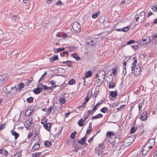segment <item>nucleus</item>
Wrapping results in <instances>:
<instances>
[{
    "label": "nucleus",
    "instance_id": "1",
    "mask_svg": "<svg viewBox=\"0 0 157 157\" xmlns=\"http://www.w3.org/2000/svg\"><path fill=\"white\" fill-rule=\"evenodd\" d=\"M99 77L98 79L101 81H104L105 77V72L102 70L99 71L96 75V78Z\"/></svg>",
    "mask_w": 157,
    "mask_h": 157
},
{
    "label": "nucleus",
    "instance_id": "2",
    "mask_svg": "<svg viewBox=\"0 0 157 157\" xmlns=\"http://www.w3.org/2000/svg\"><path fill=\"white\" fill-rule=\"evenodd\" d=\"M137 17H136V21L139 23L142 22L145 17V12L144 11H142L140 14L137 15Z\"/></svg>",
    "mask_w": 157,
    "mask_h": 157
},
{
    "label": "nucleus",
    "instance_id": "3",
    "mask_svg": "<svg viewBox=\"0 0 157 157\" xmlns=\"http://www.w3.org/2000/svg\"><path fill=\"white\" fill-rule=\"evenodd\" d=\"M134 140L132 138V136H129L126 138L123 142L124 145L125 147H128L133 142Z\"/></svg>",
    "mask_w": 157,
    "mask_h": 157
},
{
    "label": "nucleus",
    "instance_id": "4",
    "mask_svg": "<svg viewBox=\"0 0 157 157\" xmlns=\"http://www.w3.org/2000/svg\"><path fill=\"white\" fill-rule=\"evenodd\" d=\"M9 76L7 74H3L0 76V86L3 84L8 79Z\"/></svg>",
    "mask_w": 157,
    "mask_h": 157
},
{
    "label": "nucleus",
    "instance_id": "5",
    "mask_svg": "<svg viewBox=\"0 0 157 157\" xmlns=\"http://www.w3.org/2000/svg\"><path fill=\"white\" fill-rule=\"evenodd\" d=\"M73 30L76 32H79L80 30V25L77 22H75L72 25Z\"/></svg>",
    "mask_w": 157,
    "mask_h": 157
},
{
    "label": "nucleus",
    "instance_id": "6",
    "mask_svg": "<svg viewBox=\"0 0 157 157\" xmlns=\"http://www.w3.org/2000/svg\"><path fill=\"white\" fill-rule=\"evenodd\" d=\"M142 41L144 44H149L151 41V39L150 37L146 35L144 36L142 38Z\"/></svg>",
    "mask_w": 157,
    "mask_h": 157
},
{
    "label": "nucleus",
    "instance_id": "7",
    "mask_svg": "<svg viewBox=\"0 0 157 157\" xmlns=\"http://www.w3.org/2000/svg\"><path fill=\"white\" fill-rule=\"evenodd\" d=\"M86 135L85 136H84L83 138H81V140H78V142L80 144L83 145V146H85V147H86L88 144L86 142Z\"/></svg>",
    "mask_w": 157,
    "mask_h": 157
},
{
    "label": "nucleus",
    "instance_id": "8",
    "mask_svg": "<svg viewBox=\"0 0 157 157\" xmlns=\"http://www.w3.org/2000/svg\"><path fill=\"white\" fill-rule=\"evenodd\" d=\"M40 143L39 142H36L32 147L31 151L33 152L34 151L36 150L39 148L40 146Z\"/></svg>",
    "mask_w": 157,
    "mask_h": 157
},
{
    "label": "nucleus",
    "instance_id": "9",
    "mask_svg": "<svg viewBox=\"0 0 157 157\" xmlns=\"http://www.w3.org/2000/svg\"><path fill=\"white\" fill-rule=\"evenodd\" d=\"M140 68L139 66L136 67L134 70V73L135 76H138L140 73Z\"/></svg>",
    "mask_w": 157,
    "mask_h": 157
},
{
    "label": "nucleus",
    "instance_id": "10",
    "mask_svg": "<svg viewBox=\"0 0 157 157\" xmlns=\"http://www.w3.org/2000/svg\"><path fill=\"white\" fill-rule=\"evenodd\" d=\"M147 111L144 112L141 115L140 117V120L142 121H145L147 119Z\"/></svg>",
    "mask_w": 157,
    "mask_h": 157
},
{
    "label": "nucleus",
    "instance_id": "11",
    "mask_svg": "<svg viewBox=\"0 0 157 157\" xmlns=\"http://www.w3.org/2000/svg\"><path fill=\"white\" fill-rule=\"evenodd\" d=\"M18 90L16 88V86L11 87V90L10 92V94L13 95H15Z\"/></svg>",
    "mask_w": 157,
    "mask_h": 157
},
{
    "label": "nucleus",
    "instance_id": "12",
    "mask_svg": "<svg viewBox=\"0 0 157 157\" xmlns=\"http://www.w3.org/2000/svg\"><path fill=\"white\" fill-rule=\"evenodd\" d=\"M149 153V148L146 147L144 146L143 148L142 151V153L143 155H148Z\"/></svg>",
    "mask_w": 157,
    "mask_h": 157
},
{
    "label": "nucleus",
    "instance_id": "13",
    "mask_svg": "<svg viewBox=\"0 0 157 157\" xmlns=\"http://www.w3.org/2000/svg\"><path fill=\"white\" fill-rule=\"evenodd\" d=\"M95 151L96 153L99 156L101 155L103 152V150L102 148H101L100 147H97L95 149Z\"/></svg>",
    "mask_w": 157,
    "mask_h": 157
},
{
    "label": "nucleus",
    "instance_id": "14",
    "mask_svg": "<svg viewBox=\"0 0 157 157\" xmlns=\"http://www.w3.org/2000/svg\"><path fill=\"white\" fill-rule=\"evenodd\" d=\"M11 132L12 135L14 136L15 140H17L19 136V134L16 131H13V130H11Z\"/></svg>",
    "mask_w": 157,
    "mask_h": 157
},
{
    "label": "nucleus",
    "instance_id": "15",
    "mask_svg": "<svg viewBox=\"0 0 157 157\" xmlns=\"http://www.w3.org/2000/svg\"><path fill=\"white\" fill-rule=\"evenodd\" d=\"M42 89L41 87H38L33 90V91L35 94H37L40 93L42 90Z\"/></svg>",
    "mask_w": 157,
    "mask_h": 157
},
{
    "label": "nucleus",
    "instance_id": "16",
    "mask_svg": "<svg viewBox=\"0 0 157 157\" xmlns=\"http://www.w3.org/2000/svg\"><path fill=\"white\" fill-rule=\"evenodd\" d=\"M152 39V41L153 43H157V33L156 34H153L151 36Z\"/></svg>",
    "mask_w": 157,
    "mask_h": 157
},
{
    "label": "nucleus",
    "instance_id": "17",
    "mask_svg": "<svg viewBox=\"0 0 157 157\" xmlns=\"http://www.w3.org/2000/svg\"><path fill=\"white\" fill-rule=\"evenodd\" d=\"M58 59L59 58L58 56L57 55H55L53 56L50 57L49 59V60L51 62H52L58 60Z\"/></svg>",
    "mask_w": 157,
    "mask_h": 157
},
{
    "label": "nucleus",
    "instance_id": "18",
    "mask_svg": "<svg viewBox=\"0 0 157 157\" xmlns=\"http://www.w3.org/2000/svg\"><path fill=\"white\" fill-rule=\"evenodd\" d=\"M0 153L7 157L8 152L5 149H0Z\"/></svg>",
    "mask_w": 157,
    "mask_h": 157
},
{
    "label": "nucleus",
    "instance_id": "19",
    "mask_svg": "<svg viewBox=\"0 0 157 157\" xmlns=\"http://www.w3.org/2000/svg\"><path fill=\"white\" fill-rule=\"evenodd\" d=\"M85 122V120H84L82 118H81L78 121L77 124L79 125L80 127H82L84 125Z\"/></svg>",
    "mask_w": 157,
    "mask_h": 157
},
{
    "label": "nucleus",
    "instance_id": "20",
    "mask_svg": "<svg viewBox=\"0 0 157 157\" xmlns=\"http://www.w3.org/2000/svg\"><path fill=\"white\" fill-rule=\"evenodd\" d=\"M100 12L99 11H97L94 12L93 14H92V17L93 18H97L100 15Z\"/></svg>",
    "mask_w": 157,
    "mask_h": 157
},
{
    "label": "nucleus",
    "instance_id": "21",
    "mask_svg": "<svg viewBox=\"0 0 157 157\" xmlns=\"http://www.w3.org/2000/svg\"><path fill=\"white\" fill-rule=\"evenodd\" d=\"M24 86L25 84L24 83H23L21 82L16 86V88L18 91H20L22 88H24Z\"/></svg>",
    "mask_w": 157,
    "mask_h": 157
},
{
    "label": "nucleus",
    "instance_id": "22",
    "mask_svg": "<svg viewBox=\"0 0 157 157\" xmlns=\"http://www.w3.org/2000/svg\"><path fill=\"white\" fill-rule=\"evenodd\" d=\"M51 124L50 123H48L44 125V127L47 130L49 131L51 128Z\"/></svg>",
    "mask_w": 157,
    "mask_h": 157
},
{
    "label": "nucleus",
    "instance_id": "23",
    "mask_svg": "<svg viewBox=\"0 0 157 157\" xmlns=\"http://www.w3.org/2000/svg\"><path fill=\"white\" fill-rule=\"evenodd\" d=\"M103 117L102 114L99 113L95 116H93L92 117V120H93L95 119H97L99 118H101Z\"/></svg>",
    "mask_w": 157,
    "mask_h": 157
},
{
    "label": "nucleus",
    "instance_id": "24",
    "mask_svg": "<svg viewBox=\"0 0 157 157\" xmlns=\"http://www.w3.org/2000/svg\"><path fill=\"white\" fill-rule=\"evenodd\" d=\"M32 123V122L29 121L27 120L26 121L25 123V128H28L31 125V124Z\"/></svg>",
    "mask_w": 157,
    "mask_h": 157
},
{
    "label": "nucleus",
    "instance_id": "25",
    "mask_svg": "<svg viewBox=\"0 0 157 157\" xmlns=\"http://www.w3.org/2000/svg\"><path fill=\"white\" fill-rule=\"evenodd\" d=\"M103 82V81H101L100 80H99L98 79L97 80H96L95 84L97 86H99L102 85V82Z\"/></svg>",
    "mask_w": 157,
    "mask_h": 157
},
{
    "label": "nucleus",
    "instance_id": "26",
    "mask_svg": "<svg viewBox=\"0 0 157 157\" xmlns=\"http://www.w3.org/2000/svg\"><path fill=\"white\" fill-rule=\"evenodd\" d=\"M11 88L9 86H7L6 88V95L10 94V92L11 90Z\"/></svg>",
    "mask_w": 157,
    "mask_h": 157
},
{
    "label": "nucleus",
    "instance_id": "27",
    "mask_svg": "<svg viewBox=\"0 0 157 157\" xmlns=\"http://www.w3.org/2000/svg\"><path fill=\"white\" fill-rule=\"evenodd\" d=\"M148 142L153 147L155 144V140L154 138H152L149 140Z\"/></svg>",
    "mask_w": 157,
    "mask_h": 157
},
{
    "label": "nucleus",
    "instance_id": "28",
    "mask_svg": "<svg viewBox=\"0 0 157 157\" xmlns=\"http://www.w3.org/2000/svg\"><path fill=\"white\" fill-rule=\"evenodd\" d=\"M110 95L113 97L115 98L117 96V93L116 91H110Z\"/></svg>",
    "mask_w": 157,
    "mask_h": 157
},
{
    "label": "nucleus",
    "instance_id": "29",
    "mask_svg": "<svg viewBox=\"0 0 157 157\" xmlns=\"http://www.w3.org/2000/svg\"><path fill=\"white\" fill-rule=\"evenodd\" d=\"M103 101L102 100H101L99 101L95 105L94 107V108L96 110L98 108V106L99 105L102 104L103 103Z\"/></svg>",
    "mask_w": 157,
    "mask_h": 157
},
{
    "label": "nucleus",
    "instance_id": "30",
    "mask_svg": "<svg viewBox=\"0 0 157 157\" xmlns=\"http://www.w3.org/2000/svg\"><path fill=\"white\" fill-rule=\"evenodd\" d=\"M130 28V26H127L121 29V31L123 32H126L128 31L129 29Z\"/></svg>",
    "mask_w": 157,
    "mask_h": 157
},
{
    "label": "nucleus",
    "instance_id": "31",
    "mask_svg": "<svg viewBox=\"0 0 157 157\" xmlns=\"http://www.w3.org/2000/svg\"><path fill=\"white\" fill-rule=\"evenodd\" d=\"M137 130V128L135 126L132 127L130 133L132 134L134 133Z\"/></svg>",
    "mask_w": 157,
    "mask_h": 157
},
{
    "label": "nucleus",
    "instance_id": "32",
    "mask_svg": "<svg viewBox=\"0 0 157 157\" xmlns=\"http://www.w3.org/2000/svg\"><path fill=\"white\" fill-rule=\"evenodd\" d=\"M41 153L42 152L35 153L33 155L32 157H40Z\"/></svg>",
    "mask_w": 157,
    "mask_h": 157
},
{
    "label": "nucleus",
    "instance_id": "33",
    "mask_svg": "<svg viewBox=\"0 0 157 157\" xmlns=\"http://www.w3.org/2000/svg\"><path fill=\"white\" fill-rule=\"evenodd\" d=\"M150 8L155 12L157 11V5H152L150 6Z\"/></svg>",
    "mask_w": 157,
    "mask_h": 157
},
{
    "label": "nucleus",
    "instance_id": "34",
    "mask_svg": "<svg viewBox=\"0 0 157 157\" xmlns=\"http://www.w3.org/2000/svg\"><path fill=\"white\" fill-rule=\"evenodd\" d=\"M106 136L108 138H110L113 136V134L112 132L108 131L106 133Z\"/></svg>",
    "mask_w": 157,
    "mask_h": 157
},
{
    "label": "nucleus",
    "instance_id": "35",
    "mask_svg": "<svg viewBox=\"0 0 157 157\" xmlns=\"http://www.w3.org/2000/svg\"><path fill=\"white\" fill-rule=\"evenodd\" d=\"M116 85L114 82H110L109 84V88H113Z\"/></svg>",
    "mask_w": 157,
    "mask_h": 157
},
{
    "label": "nucleus",
    "instance_id": "36",
    "mask_svg": "<svg viewBox=\"0 0 157 157\" xmlns=\"http://www.w3.org/2000/svg\"><path fill=\"white\" fill-rule=\"evenodd\" d=\"M65 99L64 97H60L59 99V101L61 104H63L65 102Z\"/></svg>",
    "mask_w": 157,
    "mask_h": 157
},
{
    "label": "nucleus",
    "instance_id": "37",
    "mask_svg": "<svg viewBox=\"0 0 157 157\" xmlns=\"http://www.w3.org/2000/svg\"><path fill=\"white\" fill-rule=\"evenodd\" d=\"M109 109L108 108L106 107H104L103 108L101 109L100 110L101 112L103 113H105L107 111H108Z\"/></svg>",
    "mask_w": 157,
    "mask_h": 157
},
{
    "label": "nucleus",
    "instance_id": "38",
    "mask_svg": "<svg viewBox=\"0 0 157 157\" xmlns=\"http://www.w3.org/2000/svg\"><path fill=\"white\" fill-rule=\"evenodd\" d=\"M63 63H67V66L69 67H71V64H72L71 61L67 60L66 61H63L62 62Z\"/></svg>",
    "mask_w": 157,
    "mask_h": 157
},
{
    "label": "nucleus",
    "instance_id": "39",
    "mask_svg": "<svg viewBox=\"0 0 157 157\" xmlns=\"http://www.w3.org/2000/svg\"><path fill=\"white\" fill-rule=\"evenodd\" d=\"M44 144L45 146L47 147L50 146L52 145L51 142L48 141H45Z\"/></svg>",
    "mask_w": 157,
    "mask_h": 157
},
{
    "label": "nucleus",
    "instance_id": "40",
    "mask_svg": "<svg viewBox=\"0 0 157 157\" xmlns=\"http://www.w3.org/2000/svg\"><path fill=\"white\" fill-rule=\"evenodd\" d=\"M87 44L88 45L93 46L94 44H95V43L93 40H90V42H87Z\"/></svg>",
    "mask_w": 157,
    "mask_h": 157
},
{
    "label": "nucleus",
    "instance_id": "41",
    "mask_svg": "<svg viewBox=\"0 0 157 157\" xmlns=\"http://www.w3.org/2000/svg\"><path fill=\"white\" fill-rule=\"evenodd\" d=\"M96 110L93 108L92 110H88L87 111V114L90 115L93 113Z\"/></svg>",
    "mask_w": 157,
    "mask_h": 157
},
{
    "label": "nucleus",
    "instance_id": "42",
    "mask_svg": "<svg viewBox=\"0 0 157 157\" xmlns=\"http://www.w3.org/2000/svg\"><path fill=\"white\" fill-rule=\"evenodd\" d=\"M75 83V81L74 79H72L70 80L68 82V84L70 85H71Z\"/></svg>",
    "mask_w": 157,
    "mask_h": 157
},
{
    "label": "nucleus",
    "instance_id": "43",
    "mask_svg": "<svg viewBox=\"0 0 157 157\" xmlns=\"http://www.w3.org/2000/svg\"><path fill=\"white\" fill-rule=\"evenodd\" d=\"M49 82L51 84L52 87L53 88H56V82H54L53 81L50 80L49 81Z\"/></svg>",
    "mask_w": 157,
    "mask_h": 157
},
{
    "label": "nucleus",
    "instance_id": "44",
    "mask_svg": "<svg viewBox=\"0 0 157 157\" xmlns=\"http://www.w3.org/2000/svg\"><path fill=\"white\" fill-rule=\"evenodd\" d=\"M33 97H30L26 99L27 101L29 103H31L33 102Z\"/></svg>",
    "mask_w": 157,
    "mask_h": 157
},
{
    "label": "nucleus",
    "instance_id": "45",
    "mask_svg": "<svg viewBox=\"0 0 157 157\" xmlns=\"http://www.w3.org/2000/svg\"><path fill=\"white\" fill-rule=\"evenodd\" d=\"M92 75V72L91 71H88L85 74V76L86 77H90Z\"/></svg>",
    "mask_w": 157,
    "mask_h": 157
},
{
    "label": "nucleus",
    "instance_id": "46",
    "mask_svg": "<svg viewBox=\"0 0 157 157\" xmlns=\"http://www.w3.org/2000/svg\"><path fill=\"white\" fill-rule=\"evenodd\" d=\"M146 147H147L149 149H151L152 148V147H153L151 145V144H150V143L148 142L144 146Z\"/></svg>",
    "mask_w": 157,
    "mask_h": 157
},
{
    "label": "nucleus",
    "instance_id": "47",
    "mask_svg": "<svg viewBox=\"0 0 157 157\" xmlns=\"http://www.w3.org/2000/svg\"><path fill=\"white\" fill-rule=\"evenodd\" d=\"M133 60L134 61L133 63L132 64V65L136 66L137 62V59L135 57H134L133 58Z\"/></svg>",
    "mask_w": 157,
    "mask_h": 157
},
{
    "label": "nucleus",
    "instance_id": "48",
    "mask_svg": "<svg viewBox=\"0 0 157 157\" xmlns=\"http://www.w3.org/2000/svg\"><path fill=\"white\" fill-rule=\"evenodd\" d=\"M68 48L69 51L72 52L75 49V47L74 46H71L68 47Z\"/></svg>",
    "mask_w": 157,
    "mask_h": 157
},
{
    "label": "nucleus",
    "instance_id": "49",
    "mask_svg": "<svg viewBox=\"0 0 157 157\" xmlns=\"http://www.w3.org/2000/svg\"><path fill=\"white\" fill-rule=\"evenodd\" d=\"M125 105H122L121 106L117 108L116 110L118 111H121L124 108V106Z\"/></svg>",
    "mask_w": 157,
    "mask_h": 157
},
{
    "label": "nucleus",
    "instance_id": "50",
    "mask_svg": "<svg viewBox=\"0 0 157 157\" xmlns=\"http://www.w3.org/2000/svg\"><path fill=\"white\" fill-rule=\"evenodd\" d=\"M76 133L77 132L75 131H74L72 133L71 135V138L73 139L75 138Z\"/></svg>",
    "mask_w": 157,
    "mask_h": 157
},
{
    "label": "nucleus",
    "instance_id": "51",
    "mask_svg": "<svg viewBox=\"0 0 157 157\" xmlns=\"http://www.w3.org/2000/svg\"><path fill=\"white\" fill-rule=\"evenodd\" d=\"M68 54V52L65 51L63 53H61L60 55L61 56H64L65 55L67 54Z\"/></svg>",
    "mask_w": 157,
    "mask_h": 157
},
{
    "label": "nucleus",
    "instance_id": "52",
    "mask_svg": "<svg viewBox=\"0 0 157 157\" xmlns=\"http://www.w3.org/2000/svg\"><path fill=\"white\" fill-rule=\"evenodd\" d=\"M52 107L51 106L47 110V113L48 114H50L52 111Z\"/></svg>",
    "mask_w": 157,
    "mask_h": 157
},
{
    "label": "nucleus",
    "instance_id": "53",
    "mask_svg": "<svg viewBox=\"0 0 157 157\" xmlns=\"http://www.w3.org/2000/svg\"><path fill=\"white\" fill-rule=\"evenodd\" d=\"M21 155L20 152H17L16 154L15 155L14 157H21Z\"/></svg>",
    "mask_w": 157,
    "mask_h": 157
},
{
    "label": "nucleus",
    "instance_id": "54",
    "mask_svg": "<svg viewBox=\"0 0 157 157\" xmlns=\"http://www.w3.org/2000/svg\"><path fill=\"white\" fill-rule=\"evenodd\" d=\"M47 74V71L45 72L44 74L42 75L41 78H40V79H39L38 81L40 82L41 79H42V78H43V77L46 76Z\"/></svg>",
    "mask_w": 157,
    "mask_h": 157
},
{
    "label": "nucleus",
    "instance_id": "55",
    "mask_svg": "<svg viewBox=\"0 0 157 157\" xmlns=\"http://www.w3.org/2000/svg\"><path fill=\"white\" fill-rule=\"evenodd\" d=\"M56 5L57 6H62L63 5V3L61 1H59V2H57L56 3Z\"/></svg>",
    "mask_w": 157,
    "mask_h": 157
},
{
    "label": "nucleus",
    "instance_id": "56",
    "mask_svg": "<svg viewBox=\"0 0 157 157\" xmlns=\"http://www.w3.org/2000/svg\"><path fill=\"white\" fill-rule=\"evenodd\" d=\"M135 43V40H130L127 42V44H130Z\"/></svg>",
    "mask_w": 157,
    "mask_h": 157
},
{
    "label": "nucleus",
    "instance_id": "57",
    "mask_svg": "<svg viewBox=\"0 0 157 157\" xmlns=\"http://www.w3.org/2000/svg\"><path fill=\"white\" fill-rule=\"evenodd\" d=\"M62 51L61 48H58L57 49L56 51H54V52L55 53H58Z\"/></svg>",
    "mask_w": 157,
    "mask_h": 157
},
{
    "label": "nucleus",
    "instance_id": "58",
    "mask_svg": "<svg viewBox=\"0 0 157 157\" xmlns=\"http://www.w3.org/2000/svg\"><path fill=\"white\" fill-rule=\"evenodd\" d=\"M42 87L43 88V90H44L46 91L48 90V87L47 86L44 85L42 84Z\"/></svg>",
    "mask_w": 157,
    "mask_h": 157
},
{
    "label": "nucleus",
    "instance_id": "59",
    "mask_svg": "<svg viewBox=\"0 0 157 157\" xmlns=\"http://www.w3.org/2000/svg\"><path fill=\"white\" fill-rule=\"evenodd\" d=\"M116 72V69L115 68H113L112 69V73L113 75H115Z\"/></svg>",
    "mask_w": 157,
    "mask_h": 157
},
{
    "label": "nucleus",
    "instance_id": "60",
    "mask_svg": "<svg viewBox=\"0 0 157 157\" xmlns=\"http://www.w3.org/2000/svg\"><path fill=\"white\" fill-rule=\"evenodd\" d=\"M103 142L99 144V146L98 147L102 148V149L104 148Z\"/></svg>",
    "mask_w": 157,
    "mask_h": 157
},
{
    "label": "nucleus",
    "instance_id": "61",
    "mask_svg": "<svg viewBox=\"0 0 157 157\" xmlns=\"http://www.w3.org/2000/svg\"><path fill=\"white\" fill-rule=\"evenodd\" d=\"M79 149V147H75L73 150V151L77 152Z\"/></svg>",
    "mask_w": 157,
    "mask_h": 157
},
{
    "label": "nucleus",
    "instance_id": "62",
    "mask_svg": "<svg viewBox=\"0 0 157 157\" xmlns=\"http://www.w3.org/2000/svg\"><path fill=\"white\" fill-rule=\"evenodd\" d=\"M89 98L88 96H86L85 98V101L86 102H87L89 100Z\"/></svg>",
    "mask_w": 157,
    "mask_h": 157
},
{
    "label": "nucleus",
    "instance_id": "63",
    "mask_svg": "<svg viewBox=\"0 0 157 157\" xmlns=\"http://www.w3.org/2000/svg\"><path fill=\"white\" fill-rule=\"evenodd\" d=\"M92 130V128H88L86 131V133L89 134L90 133Z\"/></svg>",
    "mask_w": 157,
    "mask_h": 157
},
{
    "label": "nucleus",
    "instance_id": "64",
    "mask_svg": "<svg viewBox=\"0 0 157 157\" xmlns=\"http://www.w3.org/2000/svg\"><path fill=\"white\" fill-rule=\"evenodd\" d=\"M23 2L25 3H29L30 2V0H22Z\"/></svg>",
    "mask_w": 157,
    "mask_h": 157
}]
</instances>
